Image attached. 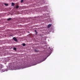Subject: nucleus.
<instances>
[{"label":"nucleus","instance_id":"1","mask_svg":"<svg viewBox=\"0 0 80 80\" xmlns=\"http://www.w3.org/2000/svg\"><path fill=\"white\" fill-rule=\"evenodd\" d=\"M11 65H10V67H11L12 68H16V70L18 69V68H17V67L15 68V66H14V64H13V63L11 64Z\"/></svg>","mask_w":80,"mask_h":80},{"label":"nucleus","instance_id":"2","mask_svg":"<svg viewBox=\"0 0 80 80\" xmlns=\"http://www.w3.org/2000/svg\"><path fill=\"white\" fill-rule=\"evenodd\" d=\"M13 39L14 40V41H15L16 42H17V39L15 37H14L13 38Z\"/></svg>","mask_w":80,"mask_h":80},{"label":"nucleus","instance_id":"3","mask_svg":"<svg viewBox=\"0 0 80 80\" xmlns=\"http://www.w3.org/2000/svg\"><path fill=\"white\" fill-rule=\"evenodd\" d=\"M51 26H52V25L49 24L48 26V28H50V27H51Z\"/></svg>","mask_w":80,"mask_h":80},{"label":"nucleus","instance_id":"4","mask_svg":"<svg viewBox=\"0 0 80 80\" xmlns=\"http://www.w3.org/2000/svg\"><path fill=\"white\" fill-rule=\"evenodd\" d=\"M12 6H14L15 5V3L13 2H12Z\"/></svg>","mask_w":80,"mask_h":80},{"label":"nucleus","instance_id":"5","mask_svg":"<svg viewBox=\"0 0 80 80\" xmlns=\"http://www.w3.org/2000/svg\"><path fill=\"white\" fill-rule=\"evenodd\" d=\"M12 20V18H9L8 19V21H10V20Z\"/></svg>","mask_w":80,"mask_h":80},{"label":"nucleus","instance_id":"6","mask_svg":"<svg viewBox=\"0 0 80 80\" xmlns=\"http://www.w3.org/2000/svg\"><path fill=\"white\" fill-rule=\"evenodd\" d=\"M34 51L35 52H38V50H37L36 49H35Z\"/></svg>","mask_w":80,"mask_h":80},{"label":"nucleus","instance_id":"7","mask_svg":"<svg viewBox=\"0 0 80 80\" xmlns=\"http://www.w3.org/2000/svg\"><path fill=\"white\" fill-rule=\"evenodd\" d=\"M4 5H5V6H8V4H7V3H4Z\"/></svg>","mask_w":80,"mask_h":80},{"label":"nucleus","instance_id":"8","mask_svg":"<svg viewBox=\"0 0 80 80\" xmlns=\"http://www.w3.org/2000/svg\"><path fill=\"white\" fill-rule=\"evenodd\" d=\"M25 45H26V44H25V43H23L22 44V46L25 47Z\"/></svg>","mask_w":80,"mask_h":80},{"label":"nucleus","instance_id":"9","mask_svg":"<svg viewBox=\"0 0 80 80\" xmlns=\"http://www.w3.org/2000/svg\"><path fill=\"white\" fill-rule=\"evenodd\" d=\"M13 50H17V48H14Z\"/></svg>","mask_w":80,"mask_h":80},{"label":"nucleus","instance_id":"10","mask_svg":"<svg viewBox=\"0 0 80 80\" xmlns=\"http://www.w3.org/2000/svg\"><path fill=\"white\" fill-rule=\"evenodd\" d=\"M19 7V6H17L16 7V8H18Z\"/></svg>","mask_w":80,"mask_h":80},{"label":"nucleus","instance_id":"11","mask_svg":"<svg viewBox=\"0 0 80 80\" xmlns=\"http://www.w3.org/2000/svg\"><path fill=\"white\" fill-rule=\"evenodd\" d=\"M23 2V0H21V3H22V2Z\"/></svg>","mask_w":80,"mask_h":80},{"label":"nucleus","instance_id":"12","mask_svg":"<svg viewBox=\"0 0 80 80\" xmlns=\"http://www.w3.org/2000/svg\"><path fill=\"white\" fill-rule=\"evenodd\" d=\"M35 32H36V33H37V30H35Z\"/></svg>","mask_w":80,"mask_h":80}]
</instances>
